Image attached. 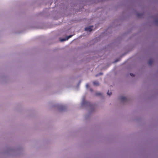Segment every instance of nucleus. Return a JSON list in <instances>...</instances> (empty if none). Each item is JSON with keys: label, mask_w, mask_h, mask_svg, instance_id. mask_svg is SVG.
<instances>
[{"label": "nucleus", "mask_w": 158, "mask_h": 158, "mask_svg": "<svg viewBox=\"0 0 158 158\" xmlns=\"http://www.w3.org/2000/svg\"><path fill=\"white\" fill-rule=\"evenodd\" d=\"M138 16H140V14H138Z\"/></svg>", "instance_id": "12"}, {"label": "nucleus", "mask_w": 158, "mask_h": 158, "mask_svg": "<svg viewBox=\"0 0 158 158\" xmlns=\"http://www.w3.org/2000/svg\"><path fill=\"white\" fill-rule=\"evenodd\" d=\"M102 73H100L96 75L95 76H96V77H97L98 76V75H102Z\"/></svg>", "instance_id": "9"}, {"label": "nucleus", "mask_w": 158, "mask_h": 158, "mask_svg": "<svg viewBox=\"0 0 158 158\" xmlns=\"http://www.w3.org/2000/svg\"><path fill=\"white\" fill-rule=\"evenodd\" d=\"M130 75L131 76H132V77L135 76V75L132 73H130Z\"/></svg>", "instance_id": "8"}, {"label": "nucleus", "mask_w": 158, "mask_h": 158, "mask_svg": "<svg viewBox=\"0 0 158 158\" xmlns=\"http://www.w3.org/2000/svg\"><path fill=\"white\" fill-rule=\"evenodd\" d=\"M73 36L72 35H70L68 36L66 39H61L60 40V41L61 42H63L64 41H65L66 40H68L69 38H70Z\"/></svg>", "instance_id": "2"}, {"label": "nucleus", "mask_w": 158, "mask_h": 158, "mask_svg": "<svg viewBox=\"0 0 158 158\" xmlns=\"http://www.w3.org/2000/svg\"><path fill=\"white\" fill-rule=\"evenodd\" d=\"M153 62V60L152 59H150L148 61V64L149 65H151L152 64Z\"/></svg>", "instance_id": "4"}, {"label": "nucleus", "mask_w": 158, "mask_h": 158, "mask_svg": "<svg viewBox=\"0 0 158 158\" xmlns=\"http://www.w3.org/2000/svg\"><path fill=\"white\" fill-rule=\"evenodd\" d=\"M107 94L108 95L110 96L111 94L112 93L111 92H109V91H108L107 93Z\"/></svg>", "instance_id": "7"}, {"label": "nucleus", "mask_w": 158, "mask_h": 158, "mask_svg": "<svg viewBox=\"0 0 158 158\" xmlns=\"http://www.w3.org/2000/svg\"><path fill=\"white\" fill-rule=\"evenodd\" d=\"M93 83L94 85L95 86H98L99 85V83L98 82L96 81H94L93 82Z\"/></svg>", "instance_id": "5"}, {"label": "nucleus", "mask_w": 158, "mask_h": 158, "mask_svg": "<svg viewBox=\"0 0 158 158\" xmlns=\"http://www.w3.org/2000/svg\"><path fill=\"white\" fill-rule=\"evenodd\" d=\"M90 90L91 91H93V90L92 89H90Z\"/></svg>", "instance_id": "13"}, {"label": "nucleus", "mask_w": 158, "mask_h": 158, "mask_svg": "<svg viewBox=\"0 0 158 158\" xmlns=\"http://www.w3.org/2000/svg\"><path fill=\"white\" fill-rule=\"evenodd\" d=\"M61 107L62 108H64V106H62Z\"/></svg>", "instance_id": "11"}, {"label": "nucleus", "mask_w": 158, "mask_h": 158, "mask_svg": "<svg viewBox=\"0 0 158 158\" xmlns=\"http://www.w3.org/2000/svg\"><path fill=\"white\" fill-rule=\"evenodd\" d=\"M86 86L87 87H88L89 86V84H87L86 85Z\"/></svg>", "instance_id": "10"}, {"label": "nucleus", "mask_w": 158, "mask_h": 158, "mask_svg": "<svg viewBox=\"0 0 158 158\" xmlns=\"http://www.w3.org/2000/svg\"><path fill=\"white\" fill-rule=\"evenodd\" d=\"M102 95V94L101 93H96L95 94V95L96 96H100Z\"/></svg>", "instance_id": "6"}, {"label": "nucleus", "mask_w": 158, "mask_h": 158, "mask_svg": "<svg viewBox=\"0 0 158 158\" xmlns=\"http://www.w3.org/2000/svg\"><path fill=\"white\" fill-rule=\"evenodd\" d=\"M120 100L122 102H124L127 100V98L126 97L122 96L120 98Z\"/></svg>", "instance_id": "3"}, {"label": "nucleus", "mask_w": 158, "mask_h": 158, "mask_svg": "<svg viewBox=\"0 0 158 158\" xmlns=\"http://www.w3.org/2000/svg\"><path fill=\"white\" fill-rule=\"evenodd\" d=\"M93 27V26H89V27H86L85 28V31L90 32L92 31V28Z\"/></svg>", "instance_id": "1"}]
</instances>
